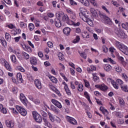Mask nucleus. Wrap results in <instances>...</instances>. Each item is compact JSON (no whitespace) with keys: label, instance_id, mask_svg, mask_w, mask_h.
Wrapping results in <instances>:
<instances>
[{"label":"nucleus","instance_id":"f257e3e1","mask_svg":"<svg viewBox=\"0 0 128 128\" xmlns=\"http://www.w3.org/2000/svg\"><path fill=\"white\" fill-rule=\"evenodd\" d=\"M98 14L100 18H104V24H109V26H112V22L110 18L107 16L106 14L100 12L98 13Z\"/></svg>","mask_w":128,"mask_h":128},{"label":"nucleus","instance_id":"f03ea898","mask_svg":"<svg viewBox=\"0 0 128 128\" xmlns=\"http://www.w3.org/2000/svg\"><path fill=\"white\" fill-rule=\"evenodd\" d=\"M32 116L36 122H42V118L40 115V114H38L36 112H32Z\"/></svg>","mask_w":128,"mask_h":128},{"label":"nucleus","instance_id":"7ed1b4c3","mask_svg":"<svg viewBox=\"0 0 128 128\" xmlns=\"http://www.w3.org/2000/svg\"><path fill=\"white\" fill-rule=\"evenodd\" d=\"M16 108L22 116H26V110L24 108L17 106H16Z\"/></svg>","mask_w":128,"mask_h":128},{"label":"nucleus","instance_id":"20e7f679","mask_svg":"<svg viewBox=\"0 0 128 128\" xmlns=\"http://www.w3.org/2000/svg\"><path fill=\"white\" fill-rule=\"evenodd\" d=\"M62 22H65L70 26H72V24H74L72 20H70V18H68V16L67 14L64 15V16L62 17Z\"/></svg>","mask_w":128,"mask_h":128},{"label":"nucleus","instance_id":"39448f33","mask_svg":"<svg viewBox=\"0 0 128 128\" xmlns=\"http://www.w3.org/2000/svg\"><path fill=\"white\" fill-rule=\"evenodd\" d=\"M20 98L22 102L25 106H28V100H26L24 95L23 94H20Z\"/></svg>","mask_w":128,"mask_h":128},{"label":"nucleus","instance_id":"423d86ee","mask_svg":"<svg viewBox=\"0 0 128 128\" xmlns=\"http://www.w3.org/2000/svg\"><path fill=\"white\" fill-rule=\"evenodd\" d=\"M66 118L68 122H70V124H78V122H76V119H74V118L69 116H66Z\"/></svg>","mask_w":128,"mask_h":128},{"label":"nucleus","instance_id":"0eeeda50","mask_svg":"<svg viewBox=\"0 0 128 128\" xmlns=\"http://www.w3.org/2000/svg\"><path fill=\"white\" fill-rule=\"evenodd\" d=\"M107 82H108L109 83L111 82L114 88H116V90H118V84L116 82H114V80H112V79L110 78H108Z\"/></svg>","mask_w":128,"mask_h":128},{"label":"nucleus","instance_id":"6e6552de","mask_svg":"<svg viewBox=\"0 0 128 128\" xmlns=\"http://www.w3.org/2000/svg\"><path fill=\"white\" fill-rule=\"evenodd\" d=\"M115 45L117 48L120 50L122 52V50H124V47L126 46L122 44L120 42L118 41H116L115 42Z\"/></svg>","mask_w":128,"mask_h":128},{"label":"nucleus","instance_id":"1a4fd4ad","mask_svg":"<svg viewBox=\"0 0 128 128\" xmlns=\"http://www.w3.org/2000/svg\"><path fill=\"white\" fill-rule=\"evenodd\" d=\"M51 102L53 104L56 106L58 108H62V104L60 102H58L57 100H56L54 99H52L51 100Z\"/></svg>","mask_w":128,"mask_h":128},{"label":"nucleus","instance_id":"9d476101","mask_svg":"<svg viewBox=\"0 0 128 128\" xmlns=\"http://www.w3.org/2000/svg\"><path fill=\"white\" fill-rule=\"evenodd\" d=\"M95 88H100L101 90L103 91L106 90H108V86L104 84L96 85Z\"/></svg>","mask_w":128,"mask_h":128},{"label":"nucleus","instance_id":"9b49d317","mask_svg":"<svg viewBox=\"0 0 128 128\" xmlns=\"http://www.w3.org/2000/svg\"><path fill=\"white\" fill-rule=\"evenodd\" d=\"M6 124L8 128H14V121H10L7 120L6 121Z\"/></svg>","mask_w":128,"mask_h":128},{"label":"nucleus","instance_id":"f8f14e48","mask_svg":"<svg viewBox=\"0 0 128 128\" xmlns=\"http://www.w3.org/2000/svg\"><path fill=\"white\" fill-rule=\"evenodd\" d=\"M34 84L38 90H42V82L38 79H36L34 80Z\"/></svg>","mask_w":128,"mask_h":128},{"label":"nucleus","instance_id":"ddd939ff","mask_svg":"<svg viewBox=\"0 0 128 128\" xmlns=\"http://www.w3.org/2000/svg\"><path fill=\"white\" fill-rule=\"evenodd\" d=\"M50 110H52L55 112V114H58V112H60L58 108L52 104H51L50 106Z\"/></svg>","mask_w":128,"mask_h":128},{"label":"nucleus","instance_id":"4468645a","mask_svg":"<svg viewBox=\"0 0 128 128\" xmlns=\"http://www.w3.org/2000/svg\"><path fill=\"white\" fill-rule=\"evenodd\" d=\"M54 24L56 28H60V26H62V24L60 23V18H55Z\"/></svg>","mask_w":128,"mask_h":128},{"label":"nucleus","instance_id":"2eb2a0df","mask_svg":"<svg viewBox=\"0 0 128 128\" xmlns=\"http://www.w3.org/2000/svg\"><path fill=\"white\" fill-rule=\"evenodd\" d=\"M100 110L102 112L104 116H108V110L104 108L101 106L100 108Z\"/></svg>","mask_w":128,"mask_h":128},{"label":"nucleus","instance_id":"dca6fc26","mask_svg":"<svg viewBox=\"0 0 128 128\" xmlns=\"http://www.w3.org/2000/svg\"><path fill=\"white\" fill-rule=\"evenodd\" d=\"M30 62L32 64L36 66L38 64V60H36V58L34 57H31L30 58Z\"/></svg>","mask_w":128,"mask_h":128},{"label":"nucleus","instance_id":"f3484780","mask_svg":"<svg viewBox=\"0 0 128 128\" xmlns=\"http://www.w3.org/2000/svg\"><path fill=\"white\" fill-rule=\"evenodd\" d=\"M63 32L66 36H68L70 32V28L68 27H66L64 29Z\"/></svg>","mask_w":128,"mask_h":128},{"label":"nucleus","instance_id":"a211bd4d","mask_svg":"<svg viewBox=\"0 0 128 128\" xmlns=\"http://www.w3.org/2000/svg\"><path fill=\"white\" fill-rule=\"evenodd\" d=\"M4 66L6 68V70H9L10 72H12V67H10V65L8 62H6V60H4Z\"/></svg>","mask_w":128,"mask_h":128},{"label":"nucleus","instance_id":"6ab92c4d","mask_svg":"<svg viewBox=\"0 0 128 128\" xmlns=\"http://www.w3.org/2000/svg\"><path fill=\"white\" fill-rule=\"evenodd\" d=\"M16 78L18 80L19 82H22L24 80H22V74L18 73L16 74Z\"/></svg>","mask_w":128,"mask_h":128},{"label":"nucleus","instance_id":"aec40b11","mask_svg":"<svg viewBox=\"0 0 128 128\" xmlns=\"http://www.w3.org/2000/svg\"><path fill=\"white\" fill-rule=\"evenodd\" d=\"M104 70L107 72H110L112 70V66L108 64H106L104 66Z\"/></svg>","mask_w":128,"mask_h":128},{"label":"nucleus","instance_id":"412c9836","mask_svg":"<svg viewBox=\"0 0 128 128\" xmlns=\"http://www.w3.org/2000/svg\"><path fill=\"white\" fill-rule=\"evenodd\" d=\"M48 78L54 84H58V79H56V77L52 76H49Z\"/></svg>","mask_w":128,"mask_h":128},{"label":"nucleus","instance_id":"4be33fe9","mask_svg":"<svg viewBox=\"0 0 128 128\" xmlns=\"http://www.w3.org/2000/svg\"><path fill=\"white\" fill-rule=\"evenodd\" d=\"M80 2L84 6H90V2L88 0H80Z\"/></svg>","mask_w":128,"mask_h":128},{"label":"nucleus","instance_id":"5701e85b","mask_svg":"<svg viewBox=\"0 0 128 128\" xmlns=\"http://www.w3.org/2000/svg\"><path fill=\"white\" fill-rule=\"evenodd\" d=\"M122 90L125 92H128V85H123L120 86Z\"/></svg>","mask_w":128,"mask_h":128},{"label":"nucleus","instance_id":"b1692460","mask_svg":"<svg viewBox=\"0 0 128 128\" xmlns=\"http://www.w3.org/2000/svg\"><path fill=\"white\" fill-rule=\"evenodd\" d=\"M122 29L118 28H115L114 31L116 34H117V36H120V32H122Z\"/></svg>","mask_w":128,"mask_h":128},{"label":"nucleus","instance_id":"393cba45","mask_svg":"<svg viewBox=\"0 0 128 128\" xmlns=\"http://www.w3.org/2000/svg\"><path fill=\"white\" fill-rule=\"evenodd\" d=\"M22 56L25 60H28L30 58V55L24 52H22Z\"/></svg>","mask_w":128,"mask_h":128},{"label":"nucleus","instance_id":"a878e982","mask_svg":"<svg viewBox=\"0 0 128 128\" xmlns=\"http://www.w3.org/2000/svg\"><path fill=\"white\" fill-rule=\"evenodd\" d=\"M121 52L126 56H128V48L126 46H124V49L122 50Z\"/></svg>","mask_w":128,"mask_h":128},{"label":"nucleus","instance_id":"bb28decb","mask_svg":"<svg viewBox=\"0 0 128 128\" xmlns=\"http://www.w3.org/2000/svg\"><path fill=\"white\" fill-rule=\"evenodd\" d=\"M78 90L82 92L84 90V85L82 84H79L78 86Z\"/></svg>","mask_w":128,"mask_h":128},{"label":"nucleus","instance_id":"cd10ccee","mask_svg":"<svg viewBox=\"0 0 128 128\" xmlns=\"http://www.w3.org/2000/svg\"><path fill=\"white\" fill-rule=\"evenodd\" d=\"M11 38H12V36L8 33L6 32L5 34V38L6 40H8V42H10Z\"/></svg>","mask_w":128,"mask_h":128},{"label":"nucleus","instance_id":"c85d7f7f","mask_svg":"<svg viewBox=\"0 0 128 128\" xmlns=\"http://www.w3.org/2000/svg\"><path fill=\"white\" fill-rule=\"evenodd\" d=\"M124 36H126V33H124V32L122 30V32H120V34H119V38H122L123 40L125 38H124Z\"/></svg>","mask_w":128,"mask_h":128},{"label":"nucleus","instance_id":"c756f323","mask_svg":"<svg viewBox=\"0 0 128 128\" xmlns=\"http://www.w3.org/2000/svg\"><path fill=\"white\" fill-rule=\"evenodd\" d=\"M114 70H115L116 72H122V68H120V66H115Z\"/></svg>","mask_w":128,"mask_h":128},{"label":"nucleus","instance_id":"7c9ffc66","mask_svg":"<svg viewBox=\"0 0 128 128\" xmlns=\"http://www.w3.org/2000/svg\"><path fill=\"white\" fill-rule=\"evenodd\" d=\"M80 40V36H76V38L73 40L74 44H77V42H78Z\"/></svg>","mask_w":128,"mask_h":128},{"label":"nucleus","instance_id":"2f4dec72","mask_svg":"<svg viewBox=\"0 0 128 128\" xmlns=\"http://www.w3.org/2000/svg\"><path fill=\"white\" fill-rule=\"evenodd\" d=\"M14 64H17L18 60H16V56L14 55L10 58Z\"/></svg>","mask_w":128,"mask_h":128},{"label":"nucleus","instance_id":"473e14b6","mask_svg":"<svg viewBox=\"0 0 128 128\" xmlns=\"http://www.w3.org/2000/svg\"><path fill=\"white\" fill-rule=\"evenodd\" d=\"M78 53L80 54L82 58L84 60L86 59V52H78Z\"/></svg>","mask_w":128,"mask_h":128},{"label":"nucleus","instance_id":"72a5a7b5","mask_svg":"<svg viewBox=\"0 0 128 128\" xmlns=\"http://www.w3.org/2000/svg\"><path fill=\"white\" fill-rule=\"evenodd\" d=\"M118 58L119 60H120V62H122L124 66H126V62H124V58H122V56H119L118 57Z\"/></svg>","mask_w":128,"mask_h":128},{"label":"nucleus","instance_id":"f704fd0d","mask_svg":"<svg viewBox=\"0 0 128 128\" xmlns=\"http://www.w3.org/2000/svg\"><path fill=\"white\" fill-rule=\"evenodd\" d=\"M28 28L30 31L34 30V25L32 24V23H30L28 25Z\"/></svg>","mask_w":128,"mask_h":128},{"label":"nucleus","instance_id":"c9c22d12","mask_svg":"<svg viewBox=\"0 0 128 128\" xmlns=\"http://www.w3.org/2000/svg\"><path fill=\"white\" fill-rule=\"evenodd\" d=\"M64 90L68 96H72V92H70V88H68V87L64 88Z\"/></svg>","mask_w":128,"mask_h":128},{"label":"nucleus","instance_id":"e433bc0d","mask_svg":"<svg viewBox=\"0 0 128 128\" xmlns=\"http://www.w3.org/2000/svg\"><path fill=\"white\" fill-rule=\"evenodd\" d=\"M90 12L92 13V14H93V16H96L98 14H96V10H94V8H91L90 9Z\"/></svg>","mask_w":128,"mask_h":128},{"label":"nucleus","instance_id":"4c0bfd02","mask_svg":"<svg viewBox=\"0 0 128 128\" xmlns=\"http://www.w3.org/2000/svg\"><path fill=\"white\" fill-rule=\"evenodd\" d=\"M119 102L120 104V106H124V99H122V98H119Z\"/></svg>","mask_w":128,"mask_h":128},{"label":"nucleus","instance_id":"58836bf2","mask_svg":"<svg viewBox=\"0 0 128 128\" xmlns=\"http://www.w3.org/2000/svg\"><path fill=\"white\" fill-rule=\"evenodd\" d=\"M122 78L124 80L125 82H128V77L125 74H122Z\"/></svg>","mask_w":128,"mask_h":128},{"label":"nucleus","instance_id":"ea45409f","mask_svg":"<svg viewBox=\"0 0 128 128\" xmlns=\"http://www.w3.org/2000/svg\"><path fill=\"white\" fill-rule=\"evenodd\" d=\"M92 76H94L93 79L94 82H98V80H100V78H98V77L94 76V74H92Z\"/></svg>","mask_w":128,"mask_h":128},{"label":"nucleus","instance_id":"a19ab883","mask_svg":"<svg viewBox=\"0 0 128 128\" xmlns=\"http://www.w3.org/2000/svg\"><path fill=\"white\" fill-rule=\"evenodd\" d=\"M47 44L48 48H54V44H52V42H48Z\"/></svg>","mask_w":128,"mask_h":128},{"label":"nucleus","instance_id":"79ce46f5","mask_svg":"<svg viewBox=\"0 0 128 128\" xmlns=\"http://www.w3.org/2000/svg\"><path fill=\"white\" fill-rule=\"evenodd\" d=\"M0 112H2V114H6L8 112V111L6 110V109L4 108H2Z\"/></svg>","mask_w":128,"mask_h":128},{"label":"nucleus","instance_id":"37998d69","mask_svg":"<svg viewBox=\"0 0 128 128\" xmlns=\"http://www.w3.org/2000/svg\"><path fill=\"white\" fill-rule=\"evenodd\" d=\"M18 70H20V72H25L24 69L20 66H18Z\"/></svg>","mask_w":128,"mask_h":128},{"label":"nucleus","instance_id":"c03bdc74","mask_svg":"<svg viewBox=\"0 0 128 128\" xmlns=\"http://www.w3.org/2000/svg\"><path fill=\"white\" fill-rule=\"evenodd\" d=\"M112 4H114V6H116L117 8L118 6H120V4H118V3L116 1H112Z\"/></svg>","mask_w":128,"mask_h":128},{"label":"nucleus","instance_id":"a18cd8bd","mask_svg":"<svg viewBox=\"0 0 128 128\" xmlns=\"http://www.w3.org/2000/svg\"><path fill=\"white\" fill-rule=\"evenodd\" d=\"M72 22H73V24H72V26H78L80 24V22H77L76 23L74 21H72Z\"/></svg>","mask_w":128,"mask_h":128},{"label":"nucleus","instance_id":"49530a36","mask_svg":"<svg viewBox=\"0 0 128 128\" xmlns=\"http://www.w3.org/2000/svg\"><path fill=\"white\" fill-rule=\"evenodd\" d=\"M70 2L71 6H76L77 4L76 2L74 1V0H70Z\"/></svg>","mask_w":128,"mask_h":128},{"label":"nucleus","instance_id":"de8ad7c7","mask_svg":"<svg viewBox=\"0 0 128 128\" xmlns=\"http://www.w3.org/2000/svg\"><path fill=\"white\" fill-rule=\"evenodd\" d=\"M116 82H118V84H120V86H122V84H124V82H122V80L120 79L116 80Z\"/></svg>","mask_w":128,"mask_h":128},{"label":"nucleus","instance_id":"09e8293b","mask_svg":"<svg viewBox=\"0 0 128 128\" xmlns=\"http://www.w3.org/2000/svg\"><path fill=\"white\" fill-rule=\"evenodd\" d=\"M115 116H118V118H122V112H116Z\"/></svg>","mask_w":128,"mask_h":128},{"label":"nucleus","instance_id":"8fccbe9b","mask_svg":"<svg viewBox=\"0 0 128 128\" xmlns=\"http://www.w3.org/2000/svg\"><path fill=\"white\" fill-rule=\"evenodd\" d=\"M54 122H56L58 124H60V118L58 116H56L54 120Z\"/></svg>","mask_w":128,"mask_h":128},{"label":"nucleus","instance_id":"3c124183","mask_svg":"<svg viewBox=\"0 0 128 128\" xmlns=\"http://www.w3.org/2000/svg\"><path fill=\"white\" fill-rule=\"evenodd\" d=\"M108 60L110 62H111V64H116V62H114V60H112V58H108Z\"/></svg>","mask_w":128,"mask_h":128},{"label":"nucleus","instance_id":"603ef678","mask_svg":"<svg viewBox=\"0 0 128 128\" xmlns=\"http://www.w3.org/2000/svg\"><path fill=\"white\" fill-rule=\"evenodd\" d=\"M84 82L85 84V86H86V88H88V86H90V83L86 80H84Z\"/></svg>","mask_w":128,"mask_h":128},{"label":"nucleus","instance_id":"864d4df0","mask_svg":"<svg viewBox=\"0 0 128 128\" xmlns=\"http://www.w3.org/2000/svg\"><path fill=\"white\" fill-rule=\"evenodd\" d=\"M1 44L4 46H6V41L4 40H1Z\"/></svg>","mask_w":128,"mask_h":128},{"label":"nucleus","instance_id":"5fc2aeb1","mask_svg":"<svg viewBox=\"0 0 128 128\" xmlns=\"http://www.w3.org/2000/svg\"><path fill=\"white\" fill-rule=\"evenodd\" d=\"M22 37L20 36H19L18 37H16L14 38V40H15V42H20V39Z\"/></svg>","mask_w":128,"mask_h":128},{"label":"nucleus","instance_id":"6e6d98bb","mask_svg":"<svg viewBox=\"0 0 128 128\" xmlns=\"http://www.w3.org/2000/svg\"><path fill=\"white\" fill-rule=\"evenodd\" d=\"M102 50L104 52H108V48H106V46L104 45L102 46Z\"/></svg>","mask_w":128,"mask_h":128},{"label":"nucleus","instance_id":"4d7b16f0","mask_svg":"<svg viewBox=\"0 0 128 128\" xmlns=\"http://www.w3.org/2000/svg\"><path fill=\"white\" fill-rule=\"evenodd\" d=\"M26 52H32V48L27 46V47L26 48Z\"/></svg>","mask_w":128,"mask_h":128},{"label":"nucleus","instance_id":"13d9d810","mask_svg":"<svg viewBox=\"0 0 128 128\" xmlns=\"http://www.w3.org/2000/svg\"><path fill=\"white\" fill-rule=\"evenodd\" d=\"M86 35L84 36V38H90V34H88V32H84Z\"/></svg>","mask_w":128,"mask_h":128},{"label":"nucleus","instance_id":"bf43d9fd","mask_svg":"<svg viewBox=\"0 0 128 128\" xmlns=\"http://www.w3.org/2000/svg\"><path fill=\"white\" fill-rule=\"evenodd\" d=\"M84 96H85L86 98H87V100H88L90 98V96H88V92H84Z\"/></svg>","mask_w":128,"mask_h":128},{"label":"nucleus","instance_id":"052dcab7","mask_svg":"<svg viewBox=\"0 0 128 128\" xmlns=\"http://www.w3.org/2000/svg\"><path fill=\"white\" fill-rule=\"evenodd\" d=\"M86 22L87 24H89V26H92L94 24V23L92 22V20H88L86 21Z\"/></svg>","mask_w":128,"mask_h":128},{"label":"nucleus","instance_id":"680f3d73","mask_svg":"<svg viewBox=\"0 0 128 128\" xmlns=\"http://www.w3.org/2000/svg\"><path fill=\"white\" fill-rule=\"evenodd\" d=\"M34 102L36 104H40V101L38 99H36L34 100Z\"/></svg>","mask_w":128,"mask_h":128},{"label":"nucleus","instance_id":"e2e57ef3","mask_svg":"<svg viewBox=\"0 0 128 128\" xmlns=\"http://www.w3.org/2000/svg\"><path fill=\"white\" fill-rule=\"evenodd\" d=\"M102 8H103L104 10H106V12H108V14H110V11H108V8H106V6H102Z\"/></svg>","mask_w":128,"mask_h":128},{"label":"nucleus","instance_id":"0e129e2a","mask_svg":"<svg viewBox=\"0 0 128 128\" xmlns=\"http://www.w3.org/2000/svg\"><path fill=\"white\" fill-rule=\"evenodd\" d=\"M44 64L46 66H50V62H48V61H46L44 62Z\"/></svg>","mask_w":128,"mask_h":128},{"label":"nucleus","instance_id":"69168bd1","mask_svg":"<svg viewBox=\"0 0 128 128\" xmlns=\"http://www.w3.org/2000/svg\"><path fill=\"white\" fill-rule=\"evenodd\" d=\"M28 44L29 46H31L32 48H34V46L32 44L30 41H28Z\"/></svg>","mask_w":128,"mask_h":128},{"label":"nucleus","instance_id":"338daca9","mask_svg":"<svg viewBox=\"0 0 128 128\" xmlns=\"http://www.w3.org/2000/svg\"><path fill=\"white\" fill-rule=\"evenodd\" d=\"M90 2L94 6H96V0H90Z\"/></svg>","mask_w":128,"mask_h":128},{"label":"nucleus","instance_id":"774afa93","mask_svg":"<svg viewBox=\"0 0 128 128\" xmlns=\"http://www.w3.org/2000/svg\"><path fill=\"white\" fill-rule=\"evenodd\" d=\"M48 16L49 18H54V15L52 13H48Z\"/></svg>","mask_w":128,"mask_h":128}]
</instances>
